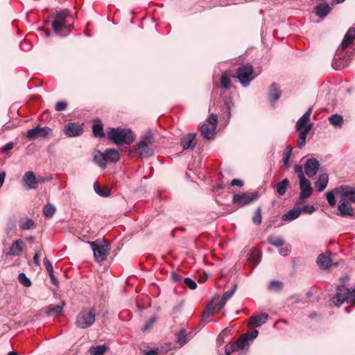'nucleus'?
Segmentation results:
<instances>
[{"label": "nucleus", "instance_id": "f257e3e1", "mask_svg": "<svg viewBox=\"0 0 355 355\" xmlns=\"http://www.w3.org/2000/svg\"><path fill=\"white\" fill-rule=\"evenodd\" d=\"M107 135L108 139L117 145H130L135 139V135L130 129L110 128Z\"/></svg>", "mask_w": 355, "mask_h": 355}, {"label": "nucleus", "instance_id": "f03ea898", "mask_svg": "<svg viewBox=\"0 0 355 355\" xmlns=\"http://www.w3.org/2000/svg\"><path fill=\"white\" fill-rule=\"evenodd\" d=\"M96 321V309L92 307H83L78 313L76 318V325L83 329L92 327Z\"/></svg>", "mask_w": 355, "mask_h": 355}, {"label": "nucleus", "instance_id": "7ed1b4c3", "mask_svg": "<svg viewBox=\"0 0 355 355\" xmlns=\"http://www.w3.org/2000/svg\"><path fill=\"white\" fill-rule=\"evenodd\" d=\"M96 262L101 263L105 261L110 251V245L105 240L97 239L94 241H89Z\"/></svg>", "mask_w": 355, "mask_h": 355}, {"label": "nucleus", "instance_id": "20e7f679", "mask_svg": "<svg viewBox=\"0 0 355 355\" xmlns=\"http://www.w3.org/2000/svg\"><path fill=\"white\" fill-rule=\"evenodd\" d=\"M69 16L67 10H62L55 15V19L52 22V28L55 33L60 36H63L61 33L62 30L70 32L73 28L72 24H68L67 17Z\"/></svg>", "mask_w": 355, "mask_h": 355}, {"label": "nucleus", "instance_id": "39448f33", "mask_svg": "<svg viewBox=\"0 0 355 355\" xmlns=\"http://www.w3.org/2000/svg\"><path fill=\"white\" fill-rule=\"evenodd\" d=\"M253 68L250 64H246L239 67L236 71V78L240 80L243 86H248L254 79L252 76Z\"/></svg>", "mask_w": 355, "mask_h": 355}, {"label": "nucleus", "instance_id": "423d86ee", "mask_svg": "<svg viewBox=\"0 0 355 355\" xmlns=\"http://www.w3.org/2000/svg\"><path fill=\"white\" fill-rule=\"evenodd\" d=\"M352 202L347 197V193H344L338 205V215L341 217L353 216L354 212L351 205Z\"/></svg>", "mask_w": 355, "mask_h": 355}, {"label": "nucleus", "instance_id": "0eeeda50", "mask_svg": "<svg viewBox=\"0 0 355 355\" xmlns=\"http://www.w3.org/2000/svg\"><path fill=\"white\" fill-rule=\"evenodd\" d=\"M259 198L257 193H253L250 196L248 193L234 194L233 196V202L239 207L249 205L252 202L256 200Z\"/></svg>", "mask_w": 355, "mask_h": 355}, {"label": "nucleus", "instance_id": "6e6552de", "mask_svg": "<svg viewBox=\"0 0 355 355\" xmlns=\"http://www.w3.org/2000/svg\"><path fill=\"white\" fill-rule=\"evenodd\" d=\"M300 193L298 203H302L305 199L309 198L312 194L313 189L310 181L306 178L300 180Z\"/></svg>", "mask_w": 355, "mask_h": 355}, {"label": "nucleus", "instance_id": "1a4fd4ad", "mask_svg": "<svg viewBox=\"0 0 355 355\" xmlns=\"http://www.w3.org/2000/svg\"><path fill=\"white\" fill-rule=\"evenodd\" d=\"M51 132L49 127L40 128L39 126L30 129L27 131L26 137L30 140H35L38 137H45Z\"/></svg>", "mask_w": 355, "mask_h": 355}, {"label": "nucleus", "instance_id": "9d476101", "mask_svg": "<svg viewBox=\"0 0 355 355\" xmlns=\"http://www.w3.org/2000/svg\"><path fill=\"white\" fill-rule=\"evenodd\" d=\"M319 162L315 158L308 159L304 164L306 175L309 178L315 176L319 170Z\"/></svg>", "mask_w": 355, "mask_h": 355}, {"label": "nucleus", "instance_id": "9b49d317", "mask_svg": "<svg viewBox=\"0 0 355 355\" xmlns=\"http://www.w3.org/2000/svg\"><path fill=\"white\" fill-rule=\"evenodd\" d=\"M82 126L77 123H69L64 127V133L67 137H78L83 134Z\"/></svg>", "mask_w": 355, "mask_h": 355}, {"label": "nucleus", "instance_id": "f8f14e48", "mask_svg": "<svg viewBox=\"0 0 355 355\" xmlns=\"http://www.w3.org/2000/svg\"><path fill=\"white\" fill-rule=\"evenodd\" d=\"M330 255L331 253H322L318 255L317 258V264L321 270L329 269L333 265L337 266V263H336L335 264L333 263Z\"/></svg>", "mask_w": 355, "mask_h": 355}, {"label": "nucleus", "instance_id": "ddd939ff", "mask_svg": "<svg viewBox=\"0 0 355 355\" xmlns=\"http://www.w3.org/2000/svg\"><path fill=\"white\" fill-rule=\"evenodd\" d=\"M24 185L28 189H35L38 186V182L33 172H26L22 179Z\"/></svg>", "mask_w": 355, "mask_h": 355}, {"label": "nucleus", "instance_id": "4468645a", "mask_svg": "<svg viewBox=\"0 0 355 355\" xmlns=\"http://www.w3.org/2000/svg\"><path fill=\"white\" fill-rule=\"evenodd\" d=\"M344 193L343 185H340L334 188V189L327 191L325 193L326 198L328 201L329 205L331 207H334L336 204V200L335 198L336 195H339L340 198L343 196Z\"/></svg>", "mask_w": 355, "mask_h": 355}, {"label": "nucleus", "instance_id": "2eb2a0df", "mask_svg": "<svg viewBox=\"0 0 355 355\" xmlns=\"http://www.w3.org/2000/svg\"><path fill=\"white\" fill-rule=\"evenodd\" d=\"M196 135L195 133L190 132L182 137L180 143L184 150L193 148L196 146V144L193 142Z\"/></svg>", "mask_w": 355, "mask_h": 355}, {"label": "nucleus", "instance_id": "dca6fc26", "mask_svg": "<svg viewBox=\"0 0 355 355\" xmlns=\"http://www.w3.org/2000/svg\"><path fill=\"white\" fill-rule=\"evenodd\" d=\"M312 112V107H310L308 110L298 119L296 123L297 130L300 131L303 130L309 124L308 122L310 120V116Z\"/></svg>", "mask_w": 355, "mask_h": 355}, {"label": "nucleus", "instance_id": "f3484780", "mask_svg": "<svg viewBox=\"0 0 355 355\" xmlns=\"http://www.w3.org/2000/svg\"><path fill=\"white\" fill-rule=\"evenodd\" d=\"M355 38V28H350L344 36L343 40L340 46L341 50H345Z\"/></svg>", "mask_w": 355, "mask_h": 355}, {"label": "nucleus", "instance_id": "a211bd4d", "mask_svg": "<svg viewBox=\"0 0 355 355\" xmlns=\"http://www.w3.org/2000/svg\"><path fill=\"white\" fill-rule=\"evenodd\" d=\"M268 315L266 313L252 316L250 318V324L254 327H259L268 320Z\"/></svg>", "mask_w": 355, "mask_h": 355}, {"label": "nucleus", "instance_id": "6ab92c4d", "mask_svg": "<svg viewBox=\"0 0 355 355\" xmlns=\"http://www.w3.org/2000/svg\"><path fill=\"white\" fill-rule=\"evenodd\" d=\"M24 243L21 239L16 240L12 243L8 252V255L19 256L23 251Z\"/></svg>", "mask_w": 355, "mask_h": 355}, {"label": "nucleus", "instance_id": "aec40b11", "mask_svg": "<svg viewBox=\"0 0 355 355\" xmlns=\"http://www.w3.org/2000/svg\"><path fill=\"white\" fill-rule=\"evenodd\" d=\"M94 162L102 169H105L107 167L105 154V153H101L100 150H95L94 152Z\"/></svg>", "mask_w": 355, "mask_h": 355}, {"label": "nucleus", "instance_id": "412c9836", "mask_svg": "<svg viewBox=\"0 0 355 355\" xmlns=\"http://www.w3.org/2000/svg\"><path fill=\"white\" fill-rule=\"evenodd\" d=\"M313 123H309L303 130H300L299 137L297 139V147L302 148L305 146L306 137L308 132L311 130Z\"/></svg>", "mask_w": 355, "mask_h": 355}, {"label": "nucleus", "instance_id": "4be33fe9", "mask_svg": "<svg viewBox=\"0 0 355 355\" xmlns=\"http://www.w3.org/2000/svg\"><path fill=\"white\" fill-rule=\"evenodd\" d=\"M331 8L327 3H321L315 8V12L317 16L324 19L330 12Z\"/></svg>", "mask_w": 355, "mask_h": 355}, {"label": "nucleus", "instance_id": "5701e85b", "mask_svg": "<svg viewBox=\"0 0 355 355\" xmlns=\"http://www.w3.org/2000/svg\"><path fill=\"white\" fill-rule=\"evenodd\" d=\"M280 95L281 91L279 90L278 85L275 83H273L270 85L269 90V97L271 103H275L279 98Z\"/></svg>", "mask_w": 355, "mask_h": 355}, {"label": "nucleus", "instance_id": "b1692460", "mask_svg": "<svg viewBox=\"0 0 355 355\" xmlns=\"http://www.w3.org/2000/svg\"><path fill=\"white\" fill-rule=\"evenodd\" d=\"M137 147L138 150L139 151V154L142 157L147 158L151 157L154 150L151 148V146H148L146 144H137Z\"/></svg>", "mask_w": 355, "mask_h": 355}, {"label": "nucleus", "instance_id": "393cba45", "mask_svg": "<svg viewBox=\"0 0 355 355\" xmlns=\"http://www.w3.org/2000/svg\"><path fill=\"white\" fill-rule=\"evenodd\" d=\"M92 132L96 137L101 138L105 136L103 123L99 119H96L94 121Z\"/></svg>", "mask_w": 355, "mask_h": 355}, {"label": "nucleus", "instance_id": "a878e982", "mask_svg": "<svg viewBox=\"0 0 355 355\" xmlns=\"http://www.w3.org/2000/svg\"><path fill=\"white\" fill-rule=\"evenodd\" d=\"M301 213L302 209L300 207L293 208L284 214L282 216V219L284 220L291 221L297 218Z\"/></svg>", "mask_w": 355, "mask_h": 355}, {"label": "nucleus", "instance_id": "bb28decb", "mask_svg": "<svg viewBox=\"0 0 355 355\" xmlns=\"http://www.w3.org/2000/svg\"><path fill=\"white\" fill-rule=\"evenodd\" d=\"M215 127L214 125H209L207 123H204L200 128L201 135L203 137L209 139L211 138L215 132Z\"/></svg>", "mask_w": 355, "mask_h": 355}, {"label": "nucleus", "instance_id": "cd10ccee", "mask_svg": "<svg viewBox=\"0 0 355 355\" xmlns=\"http://www.w3.org/2000/svg\"><path fill=\"white\" fill-rule=\"evenodd\" d=\"M329 182V176L327 173L321 174L317 182H315V187L319 192L324 191Z\"/></svg>", "mask_w": 355, "mask_h": 355}, {"label": "nucleus", "instance_id": "c85d7f7f", "mask_svg": "<svg viewBox=\"0 0 355 355\" xmlns=\"http://www.w3.org/2000/svg\"><path fill=\"white\" fill-rule=\"evenodd\" d=\"M191 338V332L187 334L184 329L180 330L177 334L178 342L181 346L187 343Z\"/></svg>", "mask_w": 355, "mask_h": 355}, {"label": "nucleus", "instance_id": "c756f323", "mask_svg": "<svg viewBox=\"0 0 355 355\" xmlns=\"http://www.w3.org/2000/svg\"><path fill=\"white\" fill-rule=\"evenodd\" d=\"M105 154L106 159H108L112 162H116L120 159L119 151L114 148L106 149Z\"/></svg>", "mask_w": 355, "mask_h": 355}, {"label": "nucleus", "instance_id": "7c9ffc66", "mask_svg": "<svg viewBox=\"0 0 355 355\" xmlns=\"http://www.w3.org/2000/svg\"><path fill=\"white\" fill-rule=\"evenodd\" d=\"M289 186V180L284 178L277 184V192L279 196H283L286 193L288 187Z\"/></svg>", "mask_w": 355, "mask_h": 355}, {"label": "nucleus", "instance_id": "2f4dec72", "mask_svg": "<svg viewBox=\"0 0 355 355\" xmlns=\"http://www.w3.org/2000/svg\"><path fill=\"white\" fill-rule=\"evenodd\" d=\"M65 303L62 301L61 304L50 307L47 311L48 315L51 316L60 315L62 313V309Z\"/></svg>", "mask_w": 355, "mask_h": 355}, {"label": "nucleus", "instance_id": "473e14b6", "mask_svg": "<svg viewBox=\"0 0 355 355\" xmlns=\"http://www.w3.org/2000/svg\"><path fill=\"white\" fill-rule=\"evenodd\" d=\"M19 227L22 230H33L36 227L35 222L31 218L21 220L19 222Z\"/></svg>", "mask_w": 355, "mask_h": 355}, {"label": "nucleus", "instance_id": "72a5a7b5", "mask_svg": "<svg viewBox=\"0 0 355 355\" xmlns=\"http://www.w3.org/2000/svg\"><path fill=\"white\" fill-rule=\"evenodd\" d=\"M155 141L153 134L150 131L146 132L141 137L138 144H146L152 146Z\"/></svg>", "mask_w": 355, "mask_h": 355}, {"label": "nucleus", "instance_id": "f704fd0d", "mask_svg": "<svg viewBox=\"0 0 355 355\" xmlns=\"http://www.w3.org/2000/svg\"><path fill=\"white\" fill-rule=\"evenodd\" d=\"M268 242L269 244L274 245L275 247L283 246L285 243V241L282 238L274 236H268Z\"/></svg>", "mask_w": 355, "mask_h": 355}, {"label": "nucleus", "instance_id": "c9c22d12", "mask_svg": "<svg viewBox=\"0 0 355 355\" xmlns=\"http://www.w3.org/2000/svg\"><path fill=\"white\" fill-rule=\"evenodd\" d=\"M329 121L331 125L334 127H341L343 119L342 116L339 114H333L329 118Z\"/></svg>", "mask_w": 355, "mask_h": 355}, {"label": "nucleus", "instance_id": "e433bc0d", "mask_svg": "<svg viewBox=\"0 0 355 355\" xmlns=\"http://www.w3.org/2000/svg\"><path fill=\"white\" fill-rule=\"evenodd\" d=\"M344 193H347V197L355 203V187H349L343 185Z\"/></svg>", "mask_w": 355, "mask_h": 355}, {"label": "nucleus", "instance_id": "4c0bfd02", "mask_svg": "<svg viewBox=\"0 0 355 355\" xmlns=\"http://www.w3.org/2000/svg\"><path fill=\"white\" fill-rule=\"evenodd\" d=\"M107 349L105 345H98L96 347H92L89 352L92 355H103Z\"/></svg>", "mask_w": 355, "mask_h": 355}, {"label": "nucleus", "instance_id": "58836bf2", "mask_svg": "<svg viewBox=\"0 0 355 355\" xmlns=\"http://www.w3.org/2000/svg\"><path fill=\"white\" fill-rule=\"evenodd\" d=\"M55 212V207L51 204H47L43 207V214L46 218H51Z\"/></svg>", "mask_w": 355, "mask_h": 355}, {"label": "nucleus", "instance_id": "ea45409f", "mask_svg": "<svg viewBox=\"0 0 355 355\" xmlns=\"http://www.w3.org/2000/svg\"><path fill=\"white\" fill-rule=\"evenodd\" d=\"M248 335L244 334L240 337V338L235 342L236 345L238 347L239 350L243 349L246 345H248Z\"/></svg>", "mask_w": 355, "mask_h": 355}, {"label": "nucleus", "instance_id": "a19ab883", "mask_svg": "<svg viewBox=\"0 0 355 355\" xmlns=\"http://www.w3.org/2000/svg\"><path fill=\"white\" fill-rule=\"evenodd\" d=\"M249 260L254 266L257 265L261 261L260 252L254 250L250 254Z\"/></svg>", "mask_w": 355, "mask_h": 355}, {"label": "nucleus", "instance_id": "79ce46f5", "mask_svg": "<svg viewBox=\"0 0 355 355\" xmlns=\"http://www.w3.org/2000/svg\"><path fill=\"white\" fill-rule=\"evenodd\" d=\"M94 189L96 193L102 197H107L110 196V191L108 189H106L105 190L103 189L97 183L94 184Z\"/></svg>", "mask_w": 355, "mask_h": 355}, {"label": "nucleus", "instance_id": "37998d69", "mask_svg": "<svg viewBox=\"0 0 355 355\" xmlns=\"http://www.w3.org/2000/svg\"><path fill=\"white\" fill-rule=\"evenodd\" d=\"M18 280L24 286L29 287L31 286V279L24 272L19 274Z\"/></svg>", "mask_w": 355, "mask_h": 355}, {"label": "nucleus", "instance_id": "c03bdc74", "mask_svg": "<svg viewBox=\"0 0 355 355\" xmlns=\"http://www.w3.org/2000/svg\"><path fill=\"white\" fill-rule=\"evenodd\" d=\"M293 148L291 147L285 150L284 153L283 163L286 168L290 167L289 158L292 153Z\"/></svg>", "mask_w": 355, "mask_h": 355}, {"label": "nucleus", "instance_id": "a18cd8bd", "mask_svg": "<svg viewBox=\"0 0 355 355\" xmlns=\"http://www.w3.org/2000/svg\"><path fill=\"white\" fill-rule=\"evenodd\" d=\"M231 84L230 78L226 74H222L220 78V86L222 88L227 89Z\"/></svg>", "mask_w": 355, "mask_h": 355}, {"label": "nucleus", "instance_id": "49530a36", "mask_svg": "<svg viewBox=\"0 0 355 355\" xmlns=\"http://www.w3.org/2000/svg\"><path fill=\"white\" fill-rule=\"evenodd\" d=\"M283 284L281 282L273 280L268 284V289L272 291H279L282 288Z\"/></svg>", "mask_w": 355, "mask_h": 355}, {"label": "nucleus", "instance_id": "de8ad7c7", "mask_svg": "<svg viewBox=\"0 0 355 355\" xmlns=\"http://www.w3.org/2000/svg\"><path fill=\"white\" fill-rule=\"evenodd\" d=\"M261 220H262L261 209L260 207H258L256 209L254 214L252 217V221L254 224L259 225L261 223Z\"/></svg>", "mask_w": 355, "mask_h": 355}, {"label": "nucleus", "instance_id": "09e8293b", "mask_svg": "<svg viewBox=\"0 0 355 355\" xmlns=\"http://www.w3.org/2000/svg\"><path fill=\"white\" fill-rule=\"evenodd\" d=\"M215 311L212 309V302L208 304L206 309L203 312L202 317L204 318H209L210 315L215 313Z\"/></svg>", "mask_w": 355, "mask_h": 355}, {"label": "nucleus", "instance_id": "8fccbe9b", "mask_svg": "<svg viewBox=\"0 0 355 355\" xmlns=\"http://www.w3.org/2000/svg\"><path fill=\"white\" fill-rule=\"evenodd\" d=\"M236 288V285H234L233 288L230 291H226L223 295V296L220 299L226 302L230 298H231L232 297V295H234V293L235 292Z\"/></svg>", "mask_w": 355, "mask_h": 355}, {"label": "nucleus", "instance_id": "3c124183", "mask_svg": "<svg viewBox=\"0 0 355 355\" xmlns=\"http://www.w3.org/2000/svg\"><path fill=\"white\" fill-rule=\"evenodd\" d=\"M184 284L191 290H194L197 288L196 283L190 277H186L184 279Z\"/></svg>", "mask_w": 355, "mask_h": 355}, {"label": "nucleus", "instance_id": "603ef678", "mask_svg": "<svg viewBox=\"0 0 355 355\" xmlns=\"http://www.w3.org/2000/svg\"><path fill=\"white\" fill-rule=\"evenodd\" d=\"M238 347L236 345L235 343L231 345H226L225 349V355H230L232 353L238 351Z\"/></svg>", "mask_w": 355, "mask_h": 355}, {"label": "nucleus", "instance_id": "864d4df0", "mask_svg": "<svg viewBox=\"0 0 355 355\" xmlns=\"http://www.w3.org/2000/svg\"><path fill=\"white\" fill-rule=\"evenodd\" d=\"M217 121H218L217 115H216L214 114H210L209 116L208 117V119H207V124L214 125L215 128H216Z\"/></svg>", "mask_w": 355, "mask_h": 355}, {"label": "nucleus", "instance_id": "5fc2aeb1", "mask_svg": "<svg viewBox=\"0 0 355 355\" xmlns=\"http://www.w3.org/2000/svg\"><path fill=\"white\" fill-rule=\"evenodd\" d=\"M225 304H226V302L220 299L217 303H216L214 304H212V309L216 313L218 311H220L225 305Z\"/></svg>", "mask_w": 355, "mask_h": 355}, {"label": "nucleus", "instance_id": "6e6d98bb", "mask_svg": "<svg viewBox=\"0 0 355 355\" xmlns=\"http://www.w3.org/2000/svg\"><path fill=\"white\" fill-rule=\"evenodd\" d=\"M14 144L12 142H8L0 148L1 153H6L13 148Z\"/></svg>", "mask_w": 355, "mask_h": 355}, {"label": "nucleus", "instance_id": "4d7b16f0", "mask_svg": "<svg viewBox=\"0 0 355 355\" xmlns=\"http://www.w3.org/2000/svg\"><path fill=\"white\" fill-rule=\"evenodd\" d=\"M300 209H302V211H304L309 214H312L315 210V207H314V205H304Z\"/></svg>", "mask_w": 355, "mask_h": 355}, {"label": "nucleus", "instance_id": "13d9d810", "mask_svg": "<svg viewBox=\"0 0 355 355\" xmlns=\"http://www.w3.org/2000/svg\"><path fill=\"white\" fill-rule=\"evenodd\" d=\"M294 171L297 174L300 180H301L303 178H305L303 173V168L301 165H296L294 168Z\"/></svg>", "mask_w": 355, "mask_h": 355}, {"label": "nucleus", "instance_id": "bf43d9fd", "mask_svg": "<svg viewBox=\"0 0 355 355\" xmlns=\"http://www.w3.org/2000/svg\"><path fill=\"white\" fill-rule=\"evenodd\" d=\"M67 107V104L66 102L59 101L55 104V108L56 111L60 112V111H63V110H66Z\"/></svg>", "mask_w": 355, "mask_h": 355}, {"label": "nucleus", "instance_id": "052dcab7", "mask_svg": "<svg viewBox=\"0 0 355 355\" xmlns=\"http://www.w3.org/2000/svg\"><path fill=\"white\" fill-rule=\"evenodd\" d=\"M44 264L49 274L53 273V268L52 264L47 258L44 259Z\"/></svg>", "mask_w": 355, "mask_h": 355}, {"label": "nucleus", "instance_id": "680f3d73", "mask_svg": "<svg viewBox=\"0 0 355 355\" xmlns=\"http://www.w3.org/2000/svg\"><path fill=\"white\" fill-rule=\"evenodd\" d=\"M291 246L290 245H287V246H285V247H283L282 248L279 249V254L283 256V257H286V256H288L290 252H291Z\"/></svg>", "mask_w": 355, "mask_h": 355}, {"label": "nucleus", "instance_id": "e2e57ef3", "mask_svg": "<svg viewBox=\"0 0 355 355\" xmlns=\"http://www.w3.org/2000/svg\"><path fill=\"white\" fill-rule=\"evenodd\" d=\"M155 318H151L144 324V326L142 328V330L144 331H146L147 329H148L152 326V324L155 322Z\"/></svg>", "mask_w": 355, "mask_h": 355}, {"label": "nucleus", "instance_id": "0e129e2a", "mask_svg": "<svg viewBox=\"0 0 355 355\" xmlns=\"http://www.w3.org/2000/svg\"><path fill=\"white\" fill-rule=\"evenodd\" d=\"M171 278L175 282H180L182 279L180 275L174 271L171 272Z\"/></svg>", "mask_w": 355, "mask_h": 355}, {"label": "nucleus", "instance_id": "69168bd1", "mask_svg": "<svg viewBox=\"0 0 355 355\" xmlns=\"http://www.w3.org/2000/svg\"><path fill=\"white\" fill-rule=\"evenodd\" d=\"M230 184L232 186H238L239 187H243V182L242 180H239V179H233L231 182H230Z\"/></svg>", "mask_w": 355, "mask_h": 355}, {"label": "nucleus", "instance_id": "338daca9", "mask_svg": "<svg viewBox=\"0 0 355 355\" xmlns=\"http://www.w3.org/2000/svg\"><path fill=\"white\" fill-rule=\"evenodd\" d=\"M33 262L36 266H40V250H36L33 256Z\"/></svg>", "mask_w": 355, "mask_h": 355}, {"label": "nucleus", "instance_id": "774afa93", "mask_svg": "<svg viewBox=\"0 0 355 355\" xmlns=\"http://www.w3.org/2000/svg\"><path fill=\"white\" fill-rule=\"evenodd\" d=\"M225 104L227 107V111L228 112V117L230 118L231 116V107L233 105V103L230 101H226Z\"/></svg>", "mask_w": 355, "mask_h": 355}]
</instances>
